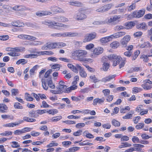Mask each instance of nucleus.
I'll return each instance as SVG.
<instances>
[{"label": "nucleus", "mask_w": 152, "mask_h": 152, "mask_svg": "<svg viewBox=\"0 0 152 152\" xmlns=\"http://www.w3.org/2000/svg\"><path fill=\"white\" fill-rule=\"evenodd\" d=\"M49 49L57 48L56 42L48 43Z\"/></svg>", "instance_id": "30"}, {"label": "nucleus", "mask_w": 152, "mask_h": 152, "mask_svg": "<svg viewBox=\"0 0 152 152\" xmlns=\"http://www.w3.org/2000/svg\"><path fill=\"white\" fill-rule=\"evenodd\" d=\"M38 55L37 54H29L25 55L24 56V57L25 58H36L37 57Z\"/></svg>", "instance_id": "29"}, {"label": "nucleus", "mask_w": 152, "mask_h": 152, "mask_svg": "<svg viewBox=\"0 0 152 152\" xmlns=\"http://www.w3.org/2000/svg\"><path fill=\"white\" fill-rule=\"evenodd\" d=\"M53 72L52 69H50L49 70H48L45 73L44 77L45 78H45V79H48L49 78H50L49 77V75L50 73H51ZM50 78H51L50 77Z\"/></svg>", "instance_id": "38"}, {"label": "nucleus", "mask_w": 152, "mask_h": 152, "mask_svg": "<svg viewBox=\"0 0 152 152\" xmlns=\"http://www.w3.org/2000/svg\"><path fill=\"white\" fill-rule=\"evenodd\" d=\"M87 54V52L86 50H79L73 52L72 55V56L74 57V58L77 57L79 61H83L84 60V58Z\"/></svg>", "instance_id": "2"}, {"label": "nucleus", "mask_w": 152, "mask_h": 152, "mask_svg": "<svg viewBox=\"0 0 152 152\" xmlns=\"http://www.w3.org/2000/svg\"><path fill=\"white\" fill-rule=\"evenodd\" d=\"M77 86H76L72 85V86H71L67 88V93H68L71 92L72 90H74L77 88Z\"/></svg>", "instance_id": "39"}, {"label": "nucleus", "mask_w": 152, "mask_h": 152, "mask_svg": "<svg viewBox=\"0 0 152 152\" xmlns=\"http://www.w3.org/2000/svg\"><path fill=\"white\" fill-rule=\"evenodd\" d=\"M144 126V124L143 123H139L135 126V128L137 129H142Z\"/></svg>", "instance_id": "45"}, {"label": "nucleus", "mask_w": 152, "mask_h": 152, "mask_svg": "<svg viewBox=\"0 0 152 152\" xmlns=\"http://www.w3.org/2000/svg\"><path fill=\"white\" fill-rule=\"evenodd\" d=\"M112 39L111 35H110L108 37L102 38L99 41L101 43H106L111 41Z\"/></svg>", "instance_id": "18"}, {"label": "nucleus", "mask_w": 152, "mask_h": 152, "mask_svg": "<svg viewBox=\"0 0 152 152\" xmlns=\"http://www.w3.org/2000/svg\"><path fill=\"white\" fill-rule=\"evenodd\" d=\"M131 113L128 114L126 115L125 116L123 117V118L124 119H129L132 116V114L134 113V112H131Z\"/></svg>", "instance_id": "56"}, {"label": "nucleus", "mask_w": 152, "mask_h": 152, "mask_svg": "<svg viewBox=\"0 0 152 152\" xmlns=\"http://www.w3.org/2000/svg\"><path fill=\"white\" fill-rule=\"evenodd\" d=\"M102 61L104 62L102 66L103 69L104 71H106L109 68V64L108 63H105V61Z\"/></svg>", "instance_id": "31"}, {"label": "nucleus", "mask_w": 152, "mask_h": 152, "mask_svg": "<svg viewBox=\"0 0 152 152\" xmlns=\"http://www.w3.org/2000/svg\"><path fill=\"white\" fill-rule=\"evenodd\" d=\"M119 45V43L117 41L113 42L110 44V47L113 48H117Z\"/></svg>", "instance_id": "32"}, {"label": "nucleus", "mask_w": 152, "mask_h": 152, "mask_svg": "<svg viewBox=\"0 0 152 152\" xmlns=\"http://www.w3.org/2000/svg\"><path fill=\"white\" fill-rule=\"evenodd\" d=\"M121 17V16L120 15H115L113 17L111 18L110 19H106V20L107 21V23H110L117 20L119 19Z\"/></svg>", "instance_id": "23"}, {"label": "nucleus", "mask_w": 152, "mask_h": 152, "mask_svg": "<svg viewBox=\"0 0 152 152\" xmlns=\"http://www.w3.org/2000/svg\"><path fill=\"white\" fill-rule=\"evenodd\" d=\"M84 10L79 9L78 12H75L74 13V18L77 21H82L86 19L87 15L84 13Z\"/></svg>", "instance_id": "4"}, {"label": "nucleus", "mask_w": 152, "mask_h": 152, "mask_svg": "<svg viewBox=\"0 0 152 152\" xmlns=\"http://www.w3.org/2000/svg\"><path fill=\"white\" fill-rule=\"evenodd\" d=\"M56 43L57 48H60L66 45V44L65 43L62 42H58Z\"/></svg>", "instance_id": "47"}, {"label": "nucleus", "mask_w": 152, "mask_h": 152, "mask_svg": "<svg viewBox=\"0 0 152 152\" xmlns=\"http://www.w3.org/2000/svg\"><path fill=\"white\" fill-rule=\"evenodd\" d=\"M135 8V4L134 3L132 4L131 5L127 7L128 11H131L134 10Z\"/></svg>", "instance_id": "46"}, {"label": "nucleus", "mask_w": 152, "mask_h": 152, "mask_svg": "<svg viewBox=\"0 0 152 152\" xmlns=\"http://www.w3.org/2000/svg\"><path fill=\"white\" fill-rule=\"evenodd\" d=\"M42 87L45 90H47L48 87L52 89H54L55 86L53 83L51 78L48 79L42 78L41 79Z\"/></svg>", "instance_id": "3"}, {"label": "nucleus", "mask_w": 152, "mask_h": 152, "mask_svg": "<svg viewBox=\"0 0 152 152\" xmlns=\"http://www.w3.org/2000/svg\"><path fill=\"white\" fill-rule=\"evenodd\" d=\"M12 134V132L11 131H5L4 133H1L0 135L2 136H7L11 135Z\"/></svg>", "instance_id": "50"}, {"label": "nucleus", "mask_w": 152, "mask_h": 152, "mask_svg": "<svg viewBox=\"0 0 152 152\" xmlns=\"http://www.w3.org/2000/svg\"><path fill=\"white\" fill-rule=\"evenodd\" d=\"M52 12L50 11H42L37 12L36 13V15L38 16L43 17L45 15H51Z\"/></svg>", "instance_id": "12"}, {"label": "nucleus", "mask_w": 152, "mask_h": 152, "mask_svg": "<svg viewBox=\"0 0 152 152\" xmlns=\"http://www.w3.org/2000/svg\"><path fill=\"white\" fill-rule=\"evenodd\" d=\"M132 140L134 143H140V141L139 140V138L136 136H133Z\"/></svg>", "instance_id": "44"}, {"label": "nucleus", "mask_w": 152, "mask_h": 152, "mask_svg": "<svg viewBox=\"0 0 152 152\" xmlns=\"http://www.w3.org/2000/svg\"><path fill=\"white\" fill-rule=\"evenodd\" d=\"M112 123L115 126L118 127L120 125V123L115 119H113L112 121Z\"/></svg>", "instance_id": "42"}, {"label": "nucleus", "mask_w": 152, "mask_h": 152, "mask_svg": "<svg viewBox=\"0 0 152 152\" xmlns=\"http://www.w3.org/2000/svg\"><path fill=\"white\" fill-rule=\"evenodd\" d=\"M142 33L141 31L137 32L134 33L133 35L135 37H140L142 35Z\"/></svg>", "instance_id": "62"}, {"label": "nucleus", "mask_w": 152, "mask_h": 152, "mask_svg": "<svg viewBox=\"0 0 152 152\" xmlns=\"http://www.w3.org/2000/svg\"><path fill=\"white\" fill-rule=\"evenodd\" d=\"M96 34L95 32L87 34L85 37L84 40L86 42L91 41L96 37Z\"/></svg>", "instance_id": "9"}, {"label": "nucleus", "mask_w": 152, "mask_h": 152, "mask_svg": "<svg viewBox=\"0 0 152 152\" xmlns=\"http://www.w3.org/2000/svg\"><path fill=\"white\" fill-rule=\"evenodd\" d=\"M24 48H23V50H24ZM21 49L19 48L18 47H15L14 48L8 47L6 48V50L7 51L10 52H18L21 51Z\"/></svg>", "instance_id": "16"}, {"label": "nucleus", "mask_w": 152, "mask_h": 152, "mask_svg": "<svg viewBox=\"0 0 152 152\" xmlns=\"http://www.w3.org/2000/svg\"><path fill=\"white\" fill-rule=\"evenodd\" d=\"M12 25L14 26L17 27H24L25 26L23 23L19 21H14L11 23Z\"/></svg>", "instance_id": "17"}, {"label": "nucleus", "mask_w": 152, "mask_h": 152, "mask_svg": "<svg viewBox=\"0 0 152 152\" xmlns=\"http://www.w3.org/2000/svg\"><path fill=\"white\" fill-rule=\"evenodd\" d=\"M121 145H119V148H120L129 147L132 146V145L131 144H129L126 142H122L121 143Z\"/></svg>", "instance_id": "25"}, {"label": "nucleus", "mask_w": 152, "mask_h": 152, "mask_svg": "<svg viewBox=\"0 0 152 152\" xmlns=\"http://www.w3.org/2000/svg\"><path fill=\"white\" fill-rule=\"evenodd\" d=\"M118 56L114 54L110 55L108 56H103L102 58V61H106L108 59L110 61H114Z\"/></svg>", "instance_id": "10"}, {"label": "nucleus", "mask_w": 152, "mask_h": 152, "mask_svg": "<svg viewBox=\"0 0 152 152\" xmlns=\"http://www.w3.org/2000/svg\"><path fill=\"white\" fill-rule=\"evenodd\" d=\"M68 67L75 73H77L78 71L76 67L74 65L71 64H68L67 65Z\"/></svg>", "instance_id": "34"}, {"label": "nucleus", "mask_w": 152, "mask_h": 152, "mask_svg": "<svg viewBox=\"0 0 152 152\" xmlns=\"http://www.w3.org/2000/svg\"><path fill=\"white\" fill-rule=\"evenodd\" d=\"M23 120L25 121L29 122H34L36 121V120L34 118H29L28 117H24L23 118Z\"/></svg>", "instance_id": "33"}, {"label": "nucleus", "mask_w": 152, "mask_h": 152, "mask_svg": "<svg viewBox=\"0 0 152 152\" xmlns=\"http://www.w3.org/2000/svg\"><path fill=\"white\" fill-rule=\"evenodd\" d=\"M1 117L2 118L4 119L9 118L10 119H13V117L12 116H10L8 115H1Z\"/></svg>", "instance_id": "55"}, {"label": "nucleus", "mask_w": 152, "mask_h": 152, "mask_svg": "<svg viewBox=\"0 0 152 152\" xmlns=\"http://www.w3.org/2000/svg\"><path fill=\"white\" fill-rule=\"evenodd\" d=\"M137 28L140 29L146 30L147 26L145 23H142L137 25Z\"/></svg>", "instance_id": "27"}, {"label": "nucleus", "mask_w": 152, "mask_h": 152, "mask_svg": "<svg viewBox=\"0 0 152 152\" xmlns=\"http://www.w3.org/2000/svg\"><path fill=\"white\" fill-rule=\"evenodd\" d=\"M26 39L29 40L31 41H34L37 39V38L34 36L26 35Z\"/></svg>", "instance_id": "43"}, {"label": "nucleus", "mask_w": 152, "mask_h": 152, "mask_svg": "<svg viewBox=\"0 0 152 152\" xmlns=\"http://www.w3.org/2000/svg\"><path fill=\"white\" fill-rule=\"evenodd\" d=\"M122 58L119 56H118L113 61V66H115L120 63L121 60Z\"/></svg>", "instance_id": "21"}, {"label": "nucleus", "mask_w": 152, "mask_h": 152, "mask_svg": "<svg viewBox=\"0 0 152 152\" xmlns=\"http://www.w3.org/2000/svg\"><path fill=\"white\" fill-rule=\"evenodd\" d=\"M106 23H107V21L106 19L104 20H103L95 21L93 23V24L95 26H98L104 24Z\"/></svg>", "instance_id": "22"}, {"label": "nucleus", "mask_w": 152, "mask_h": 152, "mask_svg": "<svg viewBox=\"0 0 152 152\" xmlns=\"http://www.w3.org/2000/svg\"><path fill=\"white\" fill-rule=\"evenodd\" d=\"M129 140V137L126 135L122 136L121 138V141H128Z\"/></svg>", "instance_id": "63"}, {"label": "nucleus", "mask_w": 152, "mask_h": 152, "mask_svg": "<svg viewBox=\"0 0 152 152\" xmlns=\"http://www.w3.org/2000/svg\"><path fill=\"white\" fill-rule=\"evenodd\" d=\"M125 27L121 26H117L114 27L115 30L119 31L122 29H124Z\"/></svg>", "instance_id": "57"}, {"label": "nucleus", "mask_w": 152, "mask_h": 152, "mask_svg": "<svg viewBox=\"0 0 152 152\" xmlns=\"http://www.w3.org/2000/svg\"><path fill=\"white\" fill-rule=\"evenodd\" d=\"M58 144L57 143H54L53 141H52V142L49 143L47 145V148L52 147L54 146H57Z\"/></svg>", "instance_id": "52"}, {"label": "nucleus", "mask_w": 152, "mask_h": 152, "mask_svg": "<svg viewBox=\"0 0 152 152\" xmlns=\"http://www.w3.org/2000/svg\"><path fill=\"white\" fill-rule=\"evenodd\" d=\"M104 102V99H99L97 98L94 99L93 101V104L94 105H97V103L101 104Z\"/></svg>", "instance_id": "24"}, {"label": "nucleus", "mask_w": 152, "mask_h": 152, "mask_svg": "<svg viewBox=\"0 0 152 152\" xmlns=\"http://www.w3.org/2000/svg\"><path fill=\"white\" fill-rule=\"evenodd\" d=\"M126 61L125 59H122V58L121 60V62H120V64L119 65V68L120 69L124 66Z\"/></svg>", "instance_id": "49"}, {"label": "nucleus", "mask_w": 152, "mask_h": 152, "mask_svg": "<svg viewBox=\"0 0 152 152\" xmlns=\"http://www.w3.org/2000/svg\"><path fill=\"white\" fill-rule=\"evenodd\" d=\"M145 11L143 10H140L138 12L134 11L132 13V16L134 18H140L143 16Z\"/></svg>", "instance_id": "13"}, {"label": "nucleus", "mask_w": 152, "mask_h": 152, "mask_svg": "<svg viewBox=\"0 0 152 152\" xmlns=\"http://www.w3.org/2000/svg\"><path fill=\"white\" fill-rule=\"evenodd\" d=\"M82 132V130H79L77 132H74L73 135L75 136H79L81 134Z\"/></svg>", "instance_id": "60"}, {"label": "nucleus", "mask_w": 152, "mask_h": 152, "mask_svg": "<svg viewBox=\"0 0 152 152\" xmlns=\"http://www.w3.org/2000/svg\"><path fill=\"white\" fill-rule=\"evenodd\" d=\"M79 73L80 76L82 77H86L87 76V74L83 69L80 71Z\"/></svg>", "instance_id": "53"}, {"label": "nucleus", "mask_w": 152, "mask_h": 152, "mask_svg": "<svg viewBox=\"0 0 152 152\" xmlns=\"http://www.w3.org/2000/svg\"><path fill=\"white\" fill-rule=\"evenodd\" d=\"M68 3L70 5L77 7H81L83 5L81 2L74 0H70L68 2Z\"/></svg>", "instance_id": "11"}, {"label": "nucleus", "mask_w": 152, "mask_h": 152, "mask_svg": "<svg viewBox=\"0 0 152 152\" xmlns=\"http://www.w3.org/2000/svg\"><path fill=\"white\" fill-rule=\"evenodd\" d=\"M14 107L15 109H22L23 108V106L21 104L18 102H15L14 104Z\"/></svg>", "instance_id": "36"}, {"label": "nucleus", "mask_w": 152, "mask_h": 152, "mask_svg": "<svg viewBox=\"0 0 152 152\" xmlns=\"http://www.w3.org/2000/svg\"><path fill=\"white\" fill-rule=\"evenodd\" d=\"M131 37L129 35L125 36L120 41V43L122 47H126L127 46V44L130 40Z\"/></svg>", "instance_id": "8"}, {"label": "nucleus", "mask_w": 152, "mask_h": 152, "mask_svg": "<svg viewBox=\"0 0 152 152\" xmlns=\"http://www.w3.org/2000/svg\"><path fill=\"white\" fill-rule=\"evenodd\" d=\"M21 123H9L6 124L4 125V126L5 127H13L15 126L18 125Z\"/></svg>", "instance_id": "40"}, {"label": "nucleus", "mask_w": 152, "mask_h": 152, "mask_svg": "<svg viewBox=\"0 0 152 152\" xmlns=\"http://www.w3.org/2000/svg\"><path fill=\"white\" fill-rule=\"evenodd\" d=\"M27 62V61L24 59H22L18 60L16 62V64L18 65L22 64H24Z\"/></svg>", "instance_id": "35"}, {"label": "nucleus", "mask_w": 152, "mask_h": 152, "mask_svg": "<svg viewBox=\"0 0 152 152\" xmlns=\"http://www.w3.org/2000/svg\"><path fill=\"white\" fill-rule=\"evenodd\" d=\"M139 46L142 48H151L152 46V45L148 42H144L143 44H140L139 45Z\"/></svg>", "instance_id": "19"}, {"label": "nucleus", "mask_w": 152, "mask_h": 152, "mask_svg": "<svg viewBox=\"0 0 152 152\" xmlns=\"http://www.w3.org/2000/svg\"><path fill=\"white\" fill-rule=\"evenodd\" d=\"M83 134L84 136H86L87 138L89 139H92L94 137L93 135L90 133H88V131L86 130L83 132Z\"/></svg>", "instance_id": "28"}, {"label": "nucleus", "mask_w": 152, "mask_h": 152, "mask_svg": "<svg viewBox=\"0 0 152 152\" xmlns=\"http://www.w3.org/2000/svg\"><path fill=\"white\" fill-rule=\"evenodd\" d=\"M16 52H12L7 53V54L12 56H17L20 55L19 53Z\"/></svg>", "instance_id": "41"}, {"label": "nucleus", "mask_w": 152, "mask_h": 152, "mask_svg": "<svg viewBox=\"0 0 152 152\" xmlns=\"http://www.w3.org/2000/svg\"><path fill=\"white\" fill-rule=\"evenodd\" d=\"M94 47V45L92 43H91L87 45L86 46V48L87 50H90L93 48Z\"/></svg>", "instance_id": "61"}, {"label": "nucleus", "mask_w": 152, "mask_h": 152, "mask_svg": "<svg viewBox=\"0 0 152 152\" xmlns=\"http://www.w3.org/2000/svg\"><path fill=\"white\" fill-rule=\"evenodd\" d=\"M102 93L104 94L105 96H106L109 95L110 94V91L108 89H105L103 90L102 91Z\"/></svg>", "instance_id": "64"}, {"label": "nucleus", "mask_w": 152, "mask_h": 152, "mask_svg": "<svg viewBox=\"0 0 152 152\" xmlns=\"http://www.w3.org/2000/svg\"><path fill=\"white\" fill-rule=\"evenodd\" d=\"M8 107L7 106L3 104H0V111L2 113H4L5 112V110H7Z\"/></svg>", "instance_id": "26"}, {"label": "nucleus", "mask_w": 152, "mask_h": 152, "mask_svg": "<svg viewBox=\"0 0 152 152\" xmlns=\"http://www.w3.org/2000/svg\"><path fill=\"white\" fill-rule=\"evenodd\" d=\"M78 35V34L77 32H64V37H77Z\"/></svg>", "instance_id": "15"}, {"label": "nucleus", "mask_w": 152, "mask_h": 152, "mask_svg": "<svg viewBox=\"0 0 152 152\" xmlns=\"http://www.w3.org/2000/svg\"><path fill=\"white\" fill-rule=\"evenodd\" d=\"M44 43L42 42L39 41H34L32 44V45L34 46L41 45L43 44Z\"/></svg>", "instance_id": "51"}, {"label": "nucleus", "mask_w": 152, "mask_h": 152, "mask_svg": "<svg viewBox=\"0 0 152 152\" xmlns=\"http://www.w3.org/2000/svg\"><path fill=\"white\" fill-rule=\"evenodd\" d=\"M104 51L103 48L101 47H98L94 48L92 51V53L91 55V57L92 58H95L101 54Z\"/></svg>", "instance_id": "5"}, {"label": "nucleus", "mask_w": 152, "mask_h": 152, "mask_svg": "<svg viewBox=\"0 0 152 152\" xmlns=\"http://www.w3.org/2000/svg\"><path fill=\"white\" fill-rule=\"evenodd\" d=\"M67 87L65 82L63 80L60 81L58 85L56 86L57 89L65 93H67Z\"/></svg>", "instance_id": "7"}, {"label": "nucleus", "mask_w": 152, "mask_h": 152, "mask_svg": "<svg viewBox=\"0 0 152 152\" xmlns=\"http://www.w3.org/2000/svg\"><path fill=\"white\" fill-rule=\"evenodd\" d=\"M38 67H39V66L38 65H36L31 69L30 71V75H34L35 70H36Z\"/></svg>", "instance_id": "37"}, {"label": "nucleus", "mask_w": 152, "mask_h": 152, "mask_svg": "<svg viewBox=\"0 0 152 152\" xmlns=\"http://www.w3.org/2000/svg\"><path fill=\"white\" fill-rule=\"evenodd\" d=\"M61 66L59 64H55L53 65L52 66V69H56L58 70L60 69V67Z\"/></svg>", "instance_id": "59"}, {"label": "nucleus", "mask_w": 152, "mask_h": 152, "mask_svg": "<svg viewBox=\"0 0 152 152\" xmlns=\"http://www.w3.org/2000/svg\"><path fill=\"white\" fill-rule=\"evenodd\" d=\"M12 144L11 145V146L12 148H16L19 147L20 146V145L17 142L13 141L12 142Z\"/></svg>", "instance_id": "48"}, {"label": "nucleus", "mask_w": 152, "mask_h": 152, "mask_svg": "<svg viewBox=\"0 0 152 152\" xmlns=\"http://www.w3.org/2000/svg\"><path fill=\"white\" fill-rule=\"evenodd\" d=\"M113 6L111 4H108L97 9L96 11L98 12H104L109 10Z\"/></svg>", "instance_id": "6"}, {"label": "nucleus", "mask_w": 152, "mask_h": 152, "mask_svg": "<svg viewBox=\"0 0 152 152\" xmlns=\"http://www.w3.org/2000/svg\"><path fill=\"white\" fill-rule=\"evenodd\" d=\"M134 23L132 22H126L124 24V26H126L125 29H131L134 26Z\"/></svg>", "instance_id": "20"}, {"label": "nucleus", "mask_w": 152, "mask_h": 152, "mask_svg": "<svg viewBox=\"0 0 152 152\" xmlns=\"http://www.w3.org/2000/svg\"><path fill=\"white\" fill-rule=\"evenodd\" d=\"M42 24L48 26L49 27L51 28L58 29L57 27H62L64 28L69 27V26L55 21H51L49 20H45L42 22Z\"/></svg>", "instance_id": "1"}, {"label": "nucleus", "mask_w": 152, "mask_h": 152, "mask_svg": "<svg viewBox=\"0 0 152 152\" xmlns=\"http://www.w3.org/2000/svg\"><path fill=\"white\" fill-rule=\"evenodd\" d=\"M142 138L143 139L147 140L152 137L151 136H149L146 134H143L141 135Z\"/></svg>", "instance_id": "54"}, {"label": "nucleus", "mask_w": 152, "mask_h": 152, "mask_svg": "<svg viewBox=\"0 0 152 152\" xmlns=\"http://www.w3.org/2000/svg\"><path fill=\"white\" fill-rule=\"evenodd\" d=\"M125 34V32L124 31H121L117 32L111 35L112 39H113V38H117L120 37H121L124 35Z\"/></svg>", "instance_id": "14"}, {"label": "nucleus", "mask_w": 152, "mask_h": 152, "mask_svg": "<svg viewBox=\"0 0 152 152\" xmlns=\"http://www.w3.org/2000/svg\"><path fill=\"white\" fill-rule=\"evenodd\" d=\"M11 92L12 96H16L18 93V91L17 89H13L11 90Z\"/></svg>", "instance_id": "58"}]
</instances>
